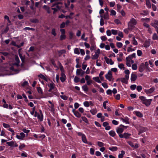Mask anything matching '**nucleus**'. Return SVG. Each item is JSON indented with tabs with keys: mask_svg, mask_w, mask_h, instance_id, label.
I'll return each mask as SVG.
<instances>
[{
	"mask_svg": "<svg viewBox=\"0 0 158 158\" xmlns=\"http://www.w3.org/2000/svg\"><path fill=\"white\" fill-rule=\"evenodd\" d=\"M125 154V152L123 150L121 151V154L118 156V158H123L124 155Z\"/></svg>",
	"mask_w": 158,
	"mask_h": 158,
	"instance_id": "2f4dec72",
	"label": "nucleus"
},
{
	"mask_svg": "<svg viewBox=\"0 0 158 158\" xmlns=\"http://www.w3.org/2000/svg\"><path fill=\"white\" fill-rule=\"evenodd\" d=\"M73 112L74 114L77 117L80 118L81 117V114L77 111H75L74 109L73 110Z\"/></svg>",
	"mask_w": 158,
	"mask_h": 158,
	"instance_id": "5701e85b",
	"label": "nucleus"
},
{
	"mask_svg": "<svg viewBox=\"0 0 158 158\" xmlns=\"http://www.w3.org/2000/svg\"><path fill=\"white\" fill-rule=\"evenodd\" d=\"M82 141L85 143H87V139L85 136V135H82Z\"/></svg>",
	"mask_w": 158,
	"mask_h": 158,
	"instance_id": "c756f323",
	"label": "nucleus"
},
{
	"mask_svg": "<svg viewBox=\"0 0 158 158\" xmlns=\"http://www.w3.org/2000/svg\"><path fill=\"white\" fill-rule=\"evenodd\" d=\"M15 60L16 62L14 63L13 64V65H16L17 67L19 66L20 61L19 58L18 56H15Z\"/></svg>",
	"mask_w": 158,
	"mask_h": 158,
	"instance_id": "6ab92c4d",
	"label": "nucleus"
},
{
	"mask_svg": "<svg viewBox=\"0 0 158 158\" xmlns=\"http://www.w3.org/2000/svg\"><path fill=\"white\" fill-rule=\"evenodd\" d=\"M133 29H129V27H128V28H125V29H124V32L126 33V34H127L128 33L129 31H131V30H132Z\"/></svg>",
	"mask_w": 158,
	"mask_h": 158,
	"instance_id": "4c0bfd02",
	"label": "nucleus"
},
{
	"mask_svg": "<svg viewBox=\"0 0 158 158\" xmlns=\"http://www.w3.org/2000/svg\"><path fill=\"white\" fill-rule=\"evenodd\" d=\"M118 31L116 30H115L114 29L111 30V32L112 34L114 35H116L118 33Z\"/></svg>",
	"mask_w": 158,
	"mask_h": 158,
	"instance_id": "a18cd8bd",
	"label": "nucleus"
},
{
	"mask_svg": "<svg viewBox=\"0 0 158 158\" xmlns=\"http://www.w3.org/2000/svg\"><path fill=\"white\" fill-rule=\"evenodd\" d=\"M122 7L120 4H117V8L118 11L119 12V11L121 9Z\"/></svg>",
	"mask_w": 158,
	"mask_h": 158,
	"instance_id": "774afa93",
	"label": "nucleus"
},
{
	"mask_svg": "<svg viewBox=\"0 0 158 158\" xmlns=\"http://www.w3.org/2000/svg\"><path fill=\"white\" fill-rule=\"evenodd\" d=\"M25 147V145L23 143L21 144L19 146V148L20 150L23 149Z\"/></svg>",
	"mask_w": 158,
	"mask_h": 158,
	"instance_id": "4d7b16f0",
	"label": "nucleus"
},
{
	"mask_svg": "<svg viewBox=\"0 0 158 158\" xmlns=\"http://www.w3.org/2000/svg\"><path fill=\"white\" fill-rule=\"evenodd\" d=\"M40 114H38L37 116V118L40 122H42L43 120V114L41 110H40Z\"/></svg>",
	"mask_w": 158,
	"mask_h": 158,
	"instance_id": "ddd939ff",
	"label": "nucleus"
},
{
	"mask_svg": "<svg viewBox=\"0 0 158 158\" xmlns=\"http://www.w3.org/2000/svg\"><path fill=\"white\" fill-rule=\"evenodd\" d=\"M4 19L6 20H7V22L8 23H10L11 22L9 19V17L8 16L5 15L4 16Z\"/></svg>",
	"mask_w": 158,
	"mask_h": 158,
	"instance_id": "13d9d810",
	"label": "nucleus"
},
{
	"mask_svg": "<svg viewBox=\"0 0 158 158\" xmlns=\"http://www.w3.org/2000/svg\"><path fill=\"white\" fill-rule=\"evenodd\" d=\"M80 78L77 76L75 77L74 79V81L75 83H77L80 81Z\"/></svg>",
	"mask_w": 158,
	"mask_h": 158,
	"instance_id": "c03bdc74",
	"label": "nucleus"
},
{
	"mask_svg": "<svg viewBox=\"0 0 158 158\" xmlns=\"http://www.w3.org/2000/svg\"><path fill=\"white\" fill-rule=\"evenodd\" d=\"M93 79L95 81H96V82L98 83H101V81L99 78L98 77H94L93 78Z\"/></svg>",
	"mask_w": 158,
	"mask_h": 158,
	"instance_id": "c9c22d12",
	"label": "nucleus"
},
{
	"mask_svg": "<svg viewBox=\"0 0 158 158\" xmlns=\"http://www.w3.org/2000/svg\"><path fill=\"white\" fill-rule=\"evenodd\" d=\"M104 59L105 60L107 64L109 63L110 64L112 65L114 63V62L111 59H109L106 56L104 57Z\"/></svg>",
	"mask_w": 158,
	"mask_h": 158,
	"instance_id": "2eb2a0df",
	"label": "nucleus"
},
{
	"mask_svg": "<svg viewBox=\"0 0 158 158\" xmlns=\"http://www.w3.org/2000/svg\"><path fill=\"white\" fill-rule=\"evenodd\" d=\"M108 12H106L105 14L103 16V18L106 19H108L109 18V16H108Z\"/></svg>",
	"mask_w": 158,
	"mask_h": 158,
	"instance_id": "864d4df0",
	"label": "nucleus"
},
{
	"mask_svg": "<svg viewBox=\"0 0 158 158\" xmlns=\"http://www.w3.org/2000/svg\"><path fill=\"white\" fill-rule=\"evenodd\" d=\"M37 89L38 92L39 94H43V91L41 88L40 87H37Z\"/></svg>",
	"mask_w": 158,
	"mask_h": 158,
	"instance_id": "a19ab883",
	"label": "nucleus"
},
{
	"mask_svg": "<svg viewBox=\"0 0 158 158\" xmlns=\"http://www.w3.org/2000/svg\"><path fill=\"white\" fill-rule=\"evenodd\" d=\"M116 46L118 48H120L122 47L123 46V44L121 43L117 42L116 43Z\"/></svg>",
	"mask_w": 158,
	"mask_h": 158,
	"instance_id": "49530a36",
	"label": "nucleus"
},
{
	"mask_svg": "<svg viewBox=\"0 0 158 158\" xmlns=\"http://www.w3.org/2000/svg\"><path fill=\"white\" fill-rule=\"evenodd\" d=\"M129 118L127 117H126L124 118H121V120L123 122L129 124L130 123L129 122Z\"/></svg>",
	"mask_w": 158,
	"mask_h": 158,
	"instance_id": "cd10ccee",
	"label": "nucleus"
},
{
	"mask_svg": "<svg viewBox=\"0 0 158 158\" xmlns=\"http://www.w3.org/2000/svg\"><path fill=\"white\" fill-rule=\"evenodd\" d=\"M107 103H108L107 101H106L103 102V106L104 108L105 109H106L107 108L106 104Z\"/></svg>",
	"mask_w": 158,
	"mask_h": 158,
	"instance_id": "0e129e2a",
	"label": "nucleus"
},
{
	"mask_svg": "<svg viewBox=\"0 0 158 158\" xmlns=\"http://www.w3.org/2000/svg\"><path fill=\"white\" fill-rule=\"evenodd\" d=\"M118 149L117 147H111L109 148V149L111 151H115L117 150Z\"/></svg>",
	"mask_w": 158,
	"mask_h": 158,
	"instance_id": "c85d7f7f",
	"label": "nucleus"
},
{
	"mask_svg": "<svg viewBox=\"0 0 158 158\" xmlns=\"http://www.w3.org/2000/svg\"><path fill=\"white\" fill-rule=\"evenodd\" d=\"M110 15H113V16H115L116 15V12L114 10H111L110 11Z\"/></svg>",
	"mask_w": 158,
	"mask_h": 158,
	"instance_id": "ea45409f",
	"label": "nucleus"
},
{
	"mask_svg": "<svg viewBox=\"0 0 158 158\" xmlns=\"http://www.w3.org/2000/svg\"><path fill=\"white\" fill-rule=\"evenodd\" d=\"M137 23L136 20L133 18H132L128 23V27L129 29H133Z\"/></svg>",
	"mask_w": 158,
	"mask_h": 158,
	"instance_id": "f03ea898",
	"label": "nucleus"
},
{
	"mask_svg": "<svg viewBox=\"0 0 158 158\" xmlns=\"http://www.w3.org/2000/svg\"><path fill=\"white\" fill-rule=\"evenodd\" d=\"M48 87L49 88L48 91L49 92H51L55 95L59 97L60 94L58 92L56 88L55 87V84L52 81L48 84Z\"/></svg>",
	"mask_w": 158,
	"mask_h": 158,
	"instance_id": "f257e3e1",
	"label": "nucleus"
},
{
	"mask_svg": "<svg viewBox=\"0 0 158 158\" xmlns=\"http://www.w3.org/2000/svg\"><path fill=\"white\" fill-rule=\"evenodd\" d=\"M98 56L99 55H98V54H96L95 53V55L92 56V58L93 60H95L98 59Z\"/></svg>",
	"mask_w": 158,
	"mask_h": 158,
	"instance_id": "de8ad7c7",
	"label": "nucleus"
},
{
	"mask_svg": "<svg viewBox=\"0 0 158 158\" xmlns=\"http://www.w3.org/2000/svg\"><path fill=\"white\" fill-rule=\"evenodd\" d=\"M149 14L148 11L147 10H145L143 11V13H141L140 14L142 15H147Z\"/></svg>",
	"mask_w": 158,
	"mask_h": 158,
	"instance_id": "f704fd0d",
	"label": "nucleus"
},
{
	"mask_svg": "<svg viewBox=\"0 0 158 158\" xmlns=\"http://www.w3.org/2000/svg\"><path fill=\"white\" fill-rule=\"evenodd\" d=\"M131 135V134L125 132L123 134H120L119 137L121 138H124L126 139H128L130 138Z\"/></svg>",
	"mask_w": 158,
	"mask_h": 158,
	"instance_id": "0eeeda50",
	"label": "nucleus"
},
{
	"mask_svg": "<svg viewBox=\"0 0 158 158\" xmlns=\"http://www.w3.org/2000/svg\"><path fill=\"white\" fill-rule=\"evenodd\" d=\"M91 46L90 48V50L91 51H92L94 50L95 49V44L94 42V40H91Z\"/></svg>",
	"mask_w": 158,
	"mask_h": 158,
	"instance_id": "4be33fe9",
	"label": "nucleus"
},
{
	"mask_svg": "<svg viewBox=\"0 0 158 158\" xmlns=\"http://www.w3.org/2000/svg\"><path fill=\"white\" fill-rule=\"evenodd\" d=\"M10 69L12 71H14L15 72H17L18 73L19 70L17 69H15L13 66H11L10 68Z\"/></svg>",
	"mask_w": 158,
	"mask_h": 158,
	"instance_id": "37998d69",
	"label": "nucleus"
},
{
	"mask_svg": "<svg viewBox=\"0 0 158 158\" xmlns=\"http://www.w3.org/2000/svg\"><path fill=\"white\" fill-rule=\"evenodd\" d=\"M109 135L112 137H114L116 135V134L114 131L111 130L109 132Z\"/></svg>",
	"mask_w": 158,
	"mask_h": 158,
	"instance_id": "a878e982",
	"label": "nucleus"
},
{
	"mask_svg": "<svg viewBox=\"0 0 158 158\" xmlns=\"http://www.w3.org/2000/svg\"><path fill=\"white\" fill-rule=\"evenodd\" d=\"M9 24H7L6 26L4 27L2 26L1 27V31L2 34H4L6 33L9 30L8 25Z\"/></svg>",
	"mask_w": 158,
	"mask_h": 158,
	"instance_id": "423d86ee",
	"label": "nucleus"
},
{
	"mask_svg": "<svg viewBox=\"0 0 158 158\" xmlns=\"http://www.w3.org/2000/svg\"><path fill=\"white\" fill-rule=\"evenodd\" d=\"M66 51L65 50H62L58 51V55L59 56H61L63 54L65 53Z\"/></svg>",
	"mask_w": 158,
	"mask_h": 158,
	"instance_id": "72a5a7b5",
	"label": "nucleus"
},
{
	"mask_svg": "<svg viewBox=\"0 0 158 158\" xmlns=\"http://www.w3.org/2000/svg\"><path fill=\"white\" fill-rule=\"evenodd\" d=\"M50 107V111L52 112H54L55 111V109L54 108V105L53 104H52L50 106H49Z\"/></svg>",
	"mask_w": 158,
	"mask_h": 158,
	"instance_id": "09e8293b",
	"label": "nucleus"
},
{
	"mask_svg": "<svg viewBox=\"0 0 158 158\" xmlns=\"http://www.w3.org/2000/svg\"><path fill=\"white\" fill-rule=\"evenodd\" d=\"M151 25L156 28V31L158 34V21L156 20H153L151 23Z\"/></svg>",
	"mask_w": 158,
	"mask_h": 158,
	"instance_id": "39448f33",
	"label": "nucleus"
},
{
	"mask_svg": "<svg viewBox=\"0 0 158 158\" xmlns=\"http://www.w3.org/2000/svg\"><path fill=\"white\" fill-rule=\"evenodd\" d=\"M66 79V76L64 73H61L60 80L62 82H64Z\"/></svg>",
	"mask_w": 158,
	"mask_h": 158,
	"instance_id": "dca6fc26",
	"label": "nucleus"
},
{
	"mask_svg": "<svg viewBox=\"0 0 158 158\" xmlns=\"http://www.w3.org/2000/svg\"><path fill=\"white\" fill-rule=\"evenodd\" d=\"M82 119V120L85 122L86 123H88V121L87 119V118L85 117H81Z\"/></svg>",
	"mask_w": 158,
	"mask_h": 158,
	"instance_id": "3c124183",
	"label": "nucleus"
},
{
	"mask_svg": "<svg viewBox=\"0 0 158 158\" xmlns=\"http://www.w3.org/2000/svg\"><path fill=\"white\" fill-rule=\"evenodd\" d=\"M77 74L83 77L85 73V72L82 70L81 69H77L76 72Z\"/></svg>",
	"mask_w": 158,
	"mask_h": 158,
	"instance_id": "9d476101",
	"label": "nucleus"
},
{
	"mask_svg": "<svg viewBox=\"0 0 158 158\" xmlns=\"http://www.w3.org/2000/svg\"><path fill=\"white\" fill-rule=\"evenodd\" d=\"M154 114L156 116H158V106L156 107L154 111Z\"/></svg>",
	"mask_w": 158,
	"mask_h": 158,
	"instance_id": "69168bd1",
	"label": "nucleus"
},
{
	"mask_svg": "<svg viewBox=\"0 0 158 158\" xmlns=\"http://www.w3.org/2000/svg\"><path fill=\"white\" fill-rule=\"evenodd\" d=\"M6 144H8L9 146L12 147L14 144V142L13 141L8 142H6Z\"/></svg>",
	"mask_w": 158,
	"mask_h": 158,
	"instance_id": "e433bc0d",
	"label": "nucleus"
},
{
	"mask_svg": "<svg viewBox=\"0 0 158 158\" xmlns=\"http://www.w3.org/2000/svg\"><path fill=\"white\" fill-rule=\"evenodd\" d=\"M153 40H157L158 37L156 33L154 34L153 37Z\"/></svg>",
	"mask_w": 158,
	"mask_h": 158,
	"instance_id": "338daca9",
	"label": "nucleus"
},
{
	"mask_svg": "<svg viewBox=\"0 0 158 158\" xmlns=\"http://www.w3.org/2000/svg\"><path fill=\"white\" fill-rule=\"evenodd\" d=\"M139 98L142 102V103L145 105L147 106H150L152 101V99H145V97L143 96H140Z\"/></svg>",
	"mask_w": 158,
	"mask_h": 158,
	"instance_id": "7ed1b4c3",
	"label": "nucleus"
},
{
	"mask_svg": "<svg viewBox=\"0 0 158 158\" xmlns=\"http://www.w3.org/2000/svg\"><path fill=\"white\" fill-rule=\"evenodd\" d=\"M102 85L105 88H107L108 87V85L106 82L102 83Z\"/></svg>",
	"mask_w": 158,
	"mask_h": 158,
	"instance_id": "bf43d9fd",
	"label": "nucleus"
},
{
	"mask_svg": "<svg viewBox=\"0 0 158 158\" xmlns=\"http://www.w3.org/2000/svg\"><path fill=\"white\" fill-rule=\"evenodd\" d=\"M124 126L121 124L119 127L117 128L116 130L117 133L118 134L119 136L120 134H122V133L123 132L124 130Z\"/></svg>",
	"mask_w": 158,
	"mask_h": 158,
	"instance_id": "20e7f679",
	"label": "nucleus"
},
{
	"mask_svg": "<svg viewBox=\"0 0 158 158\" xmlns=\"http://www.w3.org/2000/svg\"><path fill=\"white\" fill-rule=\"evenodd\" d=\"M74 52L75 54H79L80 52L78 48H76L74 50Z\"/></svg>",
	"mask_w": 158,
	"mask_h": 158,
	"instance_id": "8fccbe9b",
	"label": "nucleus"
},
{
	"mask_svg": "<svg viewBox=\"0 0 158 158\" xmlns=\"http://www.w3.org/2000/svg\"><path fill=\"white\" fill-rule=\"evenodd\" d=\"M109 4L110 6L112 7L114 6L115 5V2H109Z\"/></svg>",
	"mask_w": 158,
	"mask_h": 158,
	"instance_id": "052dcab7",
	"label": "nucleus"
},
{
	"mask_svg": "<svg viewBox=\"0 0 158 158\" xmlns=\"http://www.w3.org/2000/svg\"><path fill=\"white\" fill-rule=\"evenodd\" d=\"M155 90V88L152 87L148 89H146L145 92L147 94H150L152 93Z\"/></svg>",
	"mask_w": 158,
	"mask_h": 158,
	"instance_id": "a211bd4d",
	"label": "nucleus"
},
{
	"mask_svg": "<svg viewBox=\"0 0 158 158\" xmlns=\"http://www.w3.org/2000/svg\"><path fill=\"white\" fill-rule=\"evenodd\" d=\"M1 53L4 56L7 57H8L10 55V53L7 52H1Z\"/></svg>",
	"mask_w": 158,
	"mask_h": 158,
	"instance_id": "79ce46f5",
	"label": "nucleus"
},
{
	"mask_svg": "<svg viewBox=\"0 0 158 158\" xmlns=\"http://www.w3.org/2000/svg\"><path fill=\"white\" fill-rule=\"evenodd\" d=\"M143 45L145 48L148 47L150 45V42L149 40H146L143 44Z\"/></svg>",
	"mask_w": 158,
	"mask_h": 158,
	"instance_id": "b1692460",
	"label": "nucleus"
},
{
	"mask_svg": "<svg viewBox=\"0 0 158 158\" xmlns=\"http://www.w3.org/2000/svg\"><path fill=\"white\" fill-rule=\"evenodd\" d=\"M84 105L85 106L88 107L89 106V103L88 101H86L84 103Z\"/></svg>",
	"mask_w": 158,
	"mask_h": 158,
	"instance_id": "6e6d98bb",
	"label": "nucleus"
},
{
	"mask_svg": "<svg viewBox=\"0 0 158 158\" xmlns=\"http://www.w3.org/2000/svg\"><path fill=\"white\" fill-rule=\"evenodd\" d=\"M134 113L137 116L140 118H141L143 116V114L139 111H135Z\"/></svg>",
	"mask_w": 158,
	"mask_h": 158,
	"instance_id": "bb28decb",
	"label": "nucleus"
},
{
	"mask_svg": "<svg viewBox=\"0 0 158 158\" xmlns=\"http://www.w3.org/2000/svg\"><path fill=\"white\" fill-rule=\"evenodd\" d=\"M20 135H16V137L19 139L23 140V138L25 137V134L23 132H21L20 134Z\"/></svg>",
	"mask_w": 158,
	"mask_h": 158,
	"instance_id": "f3484780",
	"label": "nucleus"
},
{
	"mask_svg": "<svg viewBox=\"0 0 158 158\" xmlns=\"http://www.w3.org/2000/svg\"><path fill=\"white\" fill-rule=\"evenodd\" d=\"M106 78L109 81H110L111 80L112 78V72L111 71H109L107 74H106L105 76Z\"/></svg>",
	"mask_w": 158,
	"mask_h": 158,
	"instance_id": "6e6552de",
	"label": "nucleus"
},
{
	"mask_svg": "<svg viewBox=\"0 0 158 158\" xmlns=\"http://www.w3.org/2000/svg\"><path fill=\"white\" fill-rule=\"evenodd\" d=\"M132 68L133 70H136L137 69V64H133L132 65Z\"/></svg>",
	"mask_w": 158,
	"mask_h": 158,
	"instance_id": "603ef678",
	"label": "nucleus"
},
{
	"mask_svg": "<svg viewBox=\"0 0 158 158\" xmlns=\"http://www.w3.org/2000/svg\"><path fill=\"white\" fill-rule=\"evenodd\" d=\"M82 88L83 90L85 92H87L88 91V87L86 85H84L82 86Z\"/></svg>",
	"mask_w": 158,
	"mask_h": 158,
	"instance_id": "58836bf2",
	"label": "nucleus"
},
{
	"mask_svg": "<svg viewBox=\"0 0 158 158\" xmlns=\"http://www.w3.org/2000/svg\"><path fill=\"white\" fill-rule=\"evenodd\" d=\"M137 55L139 56H142V52L141 50H138L137 51Z\"/></svg>",
	"mask_w": 158,
	"mask_h": 158,
	"instance_id": "680f3d73",
	"label": "nucleus"
},
{
	"mask_svg": "<svg viewBox=\"0 0 158 158\" xmlns=\"http://www.w3.org/2000/svg\"><path fill=\"white\" fill-rule=\"evenodd\" d=\"M146 4L147 7L148 8L151 7V4L150 2V0H145Z\"/></svg>",
	"mask_w": 158,
	"mask_h": 158,
	"instance_id": "7c9ffc66",
	"label": "nucleus"
},
{
	"mask_svg": "<svg viewBox=\"0 0 158 158\" xmlns=\"http://www.w3.org/2000/svg\"><path fill=\"white\" fill-rule=\"evenodd\" d=\"M60 97L64 100H67L68 99V97L66 95H60Z\"/></svg>",
	"mask_w": 158,
	"mask_h": 158,
	"instance_id": "5fc2aeb1",
	"label": "nucleus"
},
{
	"mask_svg": "<svg viewBox=\"0 0 158 158\" xmlns=\"http://www.w3.org/2000/svg\"><path fill=\"white\" fill-rule=\"evenodd\" d=\"M3 126L5 127L6 128H9L10 127V126L8 124L5 123H3Z\"/></svg>",
	"mask_w": 158,
	"mask_h": 158,
	"instance_id": "e2e57ef3",
	"label": "nucleus"
},
{
	"mask_svg": "<svg viewBox=\"0 0 158 158\" xmlns=\"http://www.w3.org/2000/svg\"><path fill=\"white\" fill-rule=\"evenodd\" d=\"M38 77H40L42 79L44 80V81H48V79L47 78L43 75L42 74H40L38 75Z\"/></svg>",
	"mask_w": 158,
	"mask_h": 158,
	"instance_id": "393cba45",
	"label": "nucleus"
},
{
	"mask_svg": "<svg viewBox=\"0 0 158 158\" xmlns=\"http://www.w3.org/2000/svg\"><path fill=\"white\" fill-rule=\"evenodd\" d=\"M53 6L54 7L52 8V9L54 10L53 14H55L56 11L59 10L60 8V6H59L58 4L54 5Z\"/></svg>",
	"mask_w": 158,
	"mask_h": 158,
	"instance_id": "9b49d317",
	"label": "nucleus"
},
{
	"mask_svg": "<svg viewBox=\"0 0 158 158\" xmlns=\"http://www.w3.org/2000/svg\"><path fill=\"white\" fill-rule=\"evenodd\" d=\"M127 142L131 147L135 149L138 148L139 147L138 144L135 143V145H134L133 143L131 141H128Z\"/></svg>",
	"mask_w": 158,
	"mask_h": 158,
	"instance_id": "1a4fd4ad",
	"label": "nucleus"
},
{
	"mask_svg": "<svg viewBox=\"0 0 158 158\" xmlns=\"http://www.w3.org/2000/svg\"><path fill=\"white\" fill-rule=\"evenodd\" d=\"M123 54L122 52H120L119 54L117 55V59L118 61H122V58Z\"/></svg>",
	"mask_w": 158,
	"mask_h": 158,
	"instance_id": "aec40b11",
	"label": "nucleus"
},
{
	"mask_svg": "<svg viewBox=\"0 0 158 158\" xmlns=\"http://www.w3.org/2000/svg\"><path fill=\"white\" fill-rule=\"evenodd\" d=\"M145 67L144 66V63H141L139 67V71L141 73L143 72L145 69Z\"/></svg>",
	"mask_w": 158,
	"mask_h": 158,
	"instance_id": "f8f14e48",
	"label": "nucleus"
},
{
	"mask_svg": "<svg viewBox=\"0 0 158 158\" xmlns=\"http://www.w3.org/2000/svg\"><path fill=\"white\" fill-rule=\"evenodd\" d=\"M90 112L93 115H95L97 113V111L96 109H94L90 110Z\"/></svg>",
	"mask_w": 158,
	"mask_h": 158,
	"instance_id": "473e14b6",
	"label": "nucleus"
},
{
	"mask_svg": "<svg viewBox=\"0 0 158 158\" xmlns=\"http://www.w3.org/2000/svg\"><path fill=\"white\" fill-rule=\"evenodd\" d=\"M118 80H120L122 83L126 84H127L128 80H127V79L125 78L121 77L120 78H118L117 79L116 81H117Z\"/></svg>",
	"mask_w": 158,
	"mask_h": 158,
	"instance_id": "412c9836",
	"label": "nucleus"
},
{
	"mask_svg": "<svg viewBox=\"0 0 158 158\" xmlns=\"http://www.w3.org/2000/svg\"><path fill=\"white\" fill-rule=\"evenodd\" d=\"M137 76L135 73H133L131 74V80L132 81H135L137 79Z\"/></svg>",
	"mask_w": 158,
	"mask_h": 158,
	"instance_id": "4468645a",
	"label": "nucleus"
}]
</instances>
